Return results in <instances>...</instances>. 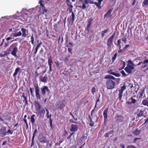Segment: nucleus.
<instances>
[{
  "mask_svg": "<svg viewBox=\"0 0 148 148\" xmlns=\"http://www.w3.org/2000/svg\"><path fill=\"white\" fill-rule=\"evenodd\" d=\"M122 40L125 43H126L127 41L126 38L125 37H124L122 39Z\"/></svg>",
  "mask_w": 148,
  "mask_h": 148,
  "instance_id": "obj_60",
  "label": "nucleus"
},
{
  "mask_svg": "<svg viewBox=\"0 0 148 148\" xmlns=\"http://www.w3.org/2000/svg\"><path fill=\"white\" fill-rule=\"evenodd\" d=\"M72 49L69 48H68V51L71 54H72Z\"/></svg>",
  "mask_w": 148,
  "mask_h": 148,
  "instance_id": "obj_62",
  "label": "nucleus"
},
{
  "mask_svg": "<svg viewBox=\"0 0 148 148\" xmlns=\"http://www.w3.org/2000/svg\"><path fill=\"white\" fill-rule=\"evenodd\" d=\"M34 37L33 36V34H32V35L31 36V41L32 43V44H34Z\"/></svg>",
  "mask_w": 148,
  "mask_h": 148,
  "instance_id": "obj_48",
  "label": "nucleus"
},
{
  "mask_svg": "<svg viewBox=\"0 0 148 148\" xmlns=\"http://www.w3.org/2000/svg\"><path fill=\"white\" fill-rule=\"evenodd\" d=\"M128 64L127 65L130 69L131 70L134 69V66H135V64H134L132 61L131 60H129L128 61Z\"/></svg>",
  "mask_w": 148,
  "mask_h": 148,
  "instance_id": "obj_11",
  "label": "nucleus"
},
{
  "mask_svg": "<svg viewBox=\"0 0 148 148\" xmlns=\"http://www.w3.org/2000/svg\"><path fill=\"white\" fill-rule=\"evenodd\" d=\"M24 100L23 101V102H24L25 101V103L26 105H28V101L27 100V97H26L24 99Z\"/></svg>",
  "mask_w": 148,
  "mask_h": 148,
  "instance_id": "obj_50",
  "label": "nucleus"
},
{
  "mask_svg": "<svg viewBox=\"0 0 148 148\" xmlns=\"http://www.w3.org/2000/svg\"><path fill=\"white\" fill-rule=\"evenodd\" d=\"M93 19L92 18H90L88 22V24L91 25L92 21H93Z\"/></svg>",
  "mask_w": 148,
  "mask_h": 148,
  "instance_id": "obj_39",
  "label": "nucleus"
},
{
  "mask_svg": "<svg viewBox=\"0 0 148 148\" xmlns=\"http://www.w3.org/2000/svg\"><path fill=\"white\" fill-rule=\"evenodd\" d=\"M9 54V53H8L5 51H3L1 53H0V56L1 57H4L5 56H7Z\"/></svg>",
  "mask_w": 148,
  "mask_h": 148,
  "instance_id": "obj_22",
  "label": "nucleus"
},
{
  "mask_svg": "<svg viewBox=\"0 0 148 148\" xmlns=\"http://www.w3.org/2000/svg\"><path fill=\"white\" fill-rule=\"evenodd\" d=\"M17 45L18 44L17 43H14L7 49V51L9 52L11 51V54L17 58L18 57L16 55V53L18 51L17 47Z\"/></svg>",
  "mask_w": 148,
  "mask_h": 148,
  "instance_id": "obj_2",
  "label": "nucleus"
},
{
  "mask_svg": "<svg viewBox=\"0 0 148 148\" xmlns=\"http://www.w3.org/2000/svg\"><path fill=\"white\" fill-rule=\"evenodd\" d=\"M82 3V5H77V6L78 8H82V10H84L86 8V3H85V1L84 0H79ZM72 2H74L75 1V0H72Z\"/></svg>",
  "mask_w": 148,
  "mask_h": 148,
  "instance_id": "obj_10",
  "label": "nucleus"
},
{
  "mask_svg": "<svg viewBox=\"0 0 148 148\" xmlns=\"http://www.w3.org/2000/svg\"><path fill=\"white\" fill-rule=\"evenodd\" d=\"M42 0H40V2L39 3H40V5L42 7V8H45L44 6V5L42 4Z\"/></svg>",
  "mask_w": 148,
  "mask_h": 148,
  "instance_id": "obj_55",
  "label": "nucleus"
},
{
  "mask_svg": "<svg viewBox=\"0 0 148 148\" xmlns=\"http://www.w3.org/2000/svg\"><path fill=\"white\" fill-rule=\"evenodd\" d=\"M67 5L69 7V8L68 9V10H69L70 9H72L73 8V6L71 5H69L68 4H67Z\"/></svg>",
  "mask_w": 148,
  "mask_h": 148,
  "instance_id": "obj_46",
  "label": "nucleus"
},
{
  "mask_svg": "<svg viewBox=\"0 0 148 148\" xmlns=\"http://www.w3.org/2000/svg\"><path fill=\"white\" fill-rule=\"evenodd\" d=\"M129 47V45H126L125 47L123 48L124 50H125V49L128 48Z\"/></svg>",
  "mask_w": 148,
  "mask_h": 148,
  "instance_id": "obj_64",
  "label": "nucleus"
},
{
  "mask_svg": "<svg viewBox=\"0 0 148 148\" xmlns=\"http://www.w3.org/2000/svg\"><path fill=\"white\" fill-rule=\"evenodd\" d=\"M107 79L106 81V85L107 88L108 89H111L114 88L116 83L115 82L112 80V79L110 78H105Z\"/></svg>",
  "mask_w": 148,
  "mask_h": 148,
  "instance_id": "obj_3",
  "label": "nucleus"
},
{
  "mask_svg": "<svg viewBox=\"0 0 148 148\" xmlns=\"http://www.w3.org/2000/svg\"><path fill=\"white\" fill-rule=\"evenodd\" d=\"M144 110H140V111L138 112V113L137 114V116H138V117L139 118V117H140L143 116H144V117H145V116H144Z\"/></svg>",
  "mask_w": 148,
  "mask_h": 148,
  "instance_id": "obj_18",
  "label": "nucleus"
},
{
  "mask_svg": "<svg viewBox=\"0 0 148 148\" xmlns=\"http://www.w3.org/2000/svg\"><path fill=\"white\" fill-rule=\"evenodd\" d=\"M23 121L26 124V129H27L28 128V124L27 123V120L26 119H23Z\"/></svg>",
  "mask_w": 148,
  "mask_h": 148,
  "instance_id": "obj_45",
  "label": "nucleus"
},
{
  "mask_svg": "<svg viewBox=\"0 0 148 148\" xmlns=\"http://www.w3.org/2000/svg\"><path fill=\"white\" fill-rule=\"evenodd\" d=\"M75 134V133L74 132H72L69 135V136H68L67 137V140H70V138L71 137V136Z\"/></svg>",
  "mask_w": 148,
  "mask_h": 148,
  "instance_id": "obj_41",
  "label": "nucleus"
},
{
  "mask_svg": "<svg viewBox=\"0 0 148 148\" xmlns=\"http://www.w3.org/2000/svg\"><path fill=\"white\" fill-rule=\"evenodd\" d=\"M109 29H108L103 31H102L101 32V37L103 38L105 35H106V34L108 32Z\"/></svg>",
  "mask_w": 148,
  "mask_h": 148,
  "instance_id": "obj_20",
  "label": "nucleus"
},
{
  "mask_svg": "<svg viewBox=\"0 0 148 148\" xmlns=\"http://www.w3.org/2000/svg\"><path fill=\"white\" fill-rule=\"evenodd\" d=\"M121 61L122 62L121 64L122 65V68L123 69L125 67V64H126L125 62L122 61Z\"/></svg>",
  "mask_w": 148,
  "mask_h": 148,
  "instance_id": "obj_44",
  "label": "nucleus"
},
{
  "mask_svg": "<svg viewBox=\"0 0 148 148\" xmlns=\"http://www.w3.org/2000/svg\"><path fill=\"white\" fill-rule=\"evenodd\" d=\"M35 116V115L34 114L32 115L31 116V122L32 123H34L35 122V119L34 117Z\"/></svg>",
  "mask_w": 148,
  "mask_h": 148,
  "instance_id": "obj_29",
  "label": "nucleus"
},
{
  "mask_svg": "<svg viewBox=\"0 0 148 148\" xmlns=\"http://www.w3.org/2000/svg\"><path fill=\"white\" fill-rule=\"evenodd\" d=\"M35 106L36 108L41 107V105L40 103L38 102H36L35 103Z\"/></svg>",
  "mask_w": 148,
  "mask_h": 148,
  "instance_id": "obj_27",
  "label": "nucleus"
},
{
  "mask_svg": "<svg viewBox=\"0 0 148 148\" xmlns=\"http://www.w3.org/2000/svg\"><path fill=\"white\" fill-rule=\"evenodd\" d=\"M93 4H95L96 6L98 7L99 9H100L101 8V4L97 2H94Z\"/></svg>",
  "mask_w": 148,
  "mask_h": 148,
  "instance_id": "obj_31",
  "label": "nucleus"
},
{
  "mask_svg": "<svg viewBox=\"0 0 148 148\" xmlns=\"http://www.w3.org/2000/svg\"><path fill=\"white\" fill-rule=\"evenodd\" d=\"M94 123L92 121V120H91V121H90V122L89 124V125L91 126H93L94 125Z\"/></svg>",
  "mask_w": 148,
  "mask_h": 148,
  "instance_id": "obj_57",
  "label": "nucleus"
},
{
  "mask_svg": "<svg viewBox=\"0 0 148 148\" xmlns=\"http://www.w3.org/2000/svg\"><path fill=\"white\" fill-rule=\"evenodd\" d=\"M121 73L122 74L123 76L126 77L128 75H127L125 73V72L123 70H122L121 72Z\"/></svg>",
  "mask_w": 148,
  "mask_h": 148,
  "instance_id": "obj_47",
  "label": "nucleus"
},
{
  "mask_svg": "<svg viewBox=\"0 0 148 148\" xmlns=\"http://www.w3.org/2000/svg\"><path fill=\"white\" fill-rule=\"evenodd\" d=\"M126 89V86L125 84L123 86L121 87V89L119 90V93L118 94L119 98V100H121L122 99V97L123 96V91Z\"/></svg>",
  "mask_w": 148,
  "mask_h": 148,
  "instance_id": "obj_5",
  "label": "nucleus"
},
{
  "mask_svg": "<svg viewBox=\"0 0 148 148\" xmlns=\"http://www.w3.org/2000/svg\"><path fill=\"white\" fill-rule=\"evenodd\" d=\"M124 69L127 73L129 74H131L132 73V70L128 67H126Z\"/></svg>",
  "mask_w": 148,
  "mask_h": 148,
  "instance_id": "obj_23",
  "label": "nucleus"
},
{
  "mask_svg": "<svg viewBox=\"0 0 148 148\" xmlns=\"http://www.w3.org/2000/svg\"><path fill=\"white\" fill-rule=\"evenodd\" d=\"M45 109L47 111V114L46 115L47 116V118H51V114H50V115H49V111L48 109H47L46 108H45Z\"/></svg>",
  "mask_w": 148,
  "mask_h": 148,
  "instance_id": "obj_25",
  "label": "nucleus"
},
{
  "mask_svg": "<svg viewBox=\"0 0 148 148\" xmlns=\"http://www.w3.org/2000/svg\"><path fill=\"white\" fill-rule=\"evenodd\" d=\"M21 30L22 32V36H23L24 37H26L27 36V35L26 33V29H24L23 28H22L21 29Z\"/></svg>",
  "mask_w": 148,
  "mask_h": 148,
  "instance_id": "obj_21",
  "label": "nucleus"
},
{
  "mask_svg": "<svg viewBox=\"0 0 148 148\" xmlns=\"http://www.w3.org/2000/svg\"><path fill=\"white\" fill-rule=\"evenodd\" d=\"M39 112L40 113V116H42V115L43 116L45 113V110L44 109H42Z\"/></svg>",
  "mask_w": 148,
  "mask_h": 148,
  "instance_id": "obj_32",
  "label": "nucleus"
},
{
  "mask_svg": "<svg viewBox=\"0 0 148 148\" xmlns=\"http://www.w3.org/2000/svg\"><path fill=\"white\" fill-rule=\"evenodd\" d=\"M42 43L41 41H40V43H39L37 45V46L36 47V48L38 49L39 47H40V46L42 44Z\"/></svg>",
  "mask_w": 148,
  "mask_h": 148,
  "instance_id": "obj_53",
  "label": "nucleus"
},
{
  "mask_svg": "<svg viewBox=\"0 0 148 148\" xmlns=\"http://www.w3.org/2000/svg\"><path fill=\"white\" fill-rule=\"evenodd\" d=\"M115 35V33H114L108 39L107 41V49L109 50L111 49L112 45L113 44V38Z\"/></svg>",
  "mask_w": 148,
  "mask_h": 148,
  "instance_id": "obj_4",
  "label": "nucleus"
},
{
  "mask_svg": "<svg viewBox=\"0 0 148 148\" xmlns=\"http://www.w3.org/2000/svg\"><path fill=\"white\" fill-rule=\"evenodd\" d=\"M42 10H43V12H42V14H44V12H47V9H46L45 8H42Z\"/></svg>",
  "mask_w": 148,
  "mask_h": 148,
  "instance_id": "obj_56",
  "label": "nucleus"
},
{
  "mask_svg": "<svg viewBox=\"0 0 148 148\" xmlns=\"http://www.w3.org/2000/svg\"><path fill=\"white\" fill-rule=\"evenodd\" d=\"M148 5V0H144L142 3V5L143 6H147Z\"/></svg>",
  "mask_w": 148,
  "mask_h": 148,
  "instance_id": "obj_26",
  "label": "nucleus"
},
{
  "mask_svg": "<svg viewBox=\"0 0 148 148\" xmlns=\"http://www.w3.org/2000/svg\"><path fill=\"white\" fill-rule=\"evenodd\" d=\"M105 78H110L112 79L113 80H114L116 82L118 83V84H119V82L121 80L120 78H116L113 76L110 75H106L105 77Z\"/></svg>",
  "mask_w": 148,
  "mask_h": 148,
  "instance_id": "obj_8",
  "label": "nucleus"
},
{
  "mask_svg": "<svg viewBox=\"0 0 148 148\" xmlns=\"http://www.w3.org/2000/svg\"><path fill=\"white\" fill-rule=\"evenodd\" d=\"M34 90V88H30L29 89V90L30 92V93L31 95V96L33 97H34V95L33 92V90Z\"/></svg>",
  "mask_w": 148,
  "mask_h": 148,
  "instance_id": "obj_36",
  "label": "nucleus"
},
{
  "mask_svg": "<svg viewBox=\"0 0 148 148\" xmlns=\"http://www.w3.org/2000/svg\"><path fill=\"white\" fill-rule=\"evenodd\" d=\"M49 122H50V126L51 127V128L52 129L53 127L52 126V120L51 119V118H50L49 119Z\"/></svg>",
  "mask_w": 148,
  "mask_h": 148,
  "instance_id": "obj_43",
  "label": "nucleus"
},
{
  "mask_svg": "<svg viewBox=\"0 0 148 148\" xmlns=\"http://www.w3.org/2000/svg\"><path fill=\"white\" fill-rule=\"evenodd\" d=\"M95 90H96V89L95 87H92V94L93 95L94 94V93L95 92Z\"/></svg>",
  "mask_w": 148,
  "mask_h": 148,
  "instance_id": "obj_49",
  "label": "nucleus"
},
{
  "mask_svg": "<svg viewBox=\"0 0 148 148\" xmlns=\"http://www.w3.org/2000/svg\"><path fill=\"white\" fill-rule=\"evenodd\" d=\"M114 75L116 77H119L120 76V75L119 73H115Z\"/></svg>",
  "mask_w": 148,
  "mask_h": 148,
  "instance_id": "obj_61",
  "label": "nucleus"
},
{
  "mask_svg": "<svg viewBox=\"0 0 148 148\" xmlns=\"http://www.w3.org/2000/svg\"><path fill=\"white\" fill-rule=\"evenodd\" d=\"M90 25H91L88 24L85 30V32L88 34L89 33Z\"/></svg>",
  "mask_w": 148,
  "mask_h": 148,
  "instance_id": "obj_24",
  "label": "nucleus"
},
{
  "mask_svg": "<svg viewBox=\"0 0 148 148\" xmlns=\"http://www.w3.org/2000/svg\"><path fill=\"white\" fill-rule=\"evenodd\" d=\"M142 104L145 106H147L148 101L146 100H144L142 101Z\"/></svg>",
  "mask_w": 148,
  "mask_h": 148,
  "instance_id": "obj_35",
  "label": "nucleus"
},
{
  "mask_svg": "<svg viewBox=\"0 0 148 148\" xmlns=\"http://www.w3.org/2000/svg\"><path fill=\"white\" fill-rule=\"evenodd\" d=\"M16 37L21 36L22 35V33L20 31L18 32H14Z\"/></svg>",
  "mask_w": 148,
  "mask_h": 148,
  "instance_id": "obj_34",
  "label": "nucleus"
},
{
  "mask_svg": "<svg viewBox=\"0 0 148 148\" xmlns=\"http://www.w3.org/2000/svg\"><path fill=\"white\" fill-rule=\"evenodd\" d=\"M37 130L36 128L34 130V132L33 134L32 137L33 138H34L35 136L37 135Z\"/></svg>",
  "mask_w": 148,
  "mask_h": 148,
  "instance_id": "obj_37",
  "label": "nucleus"
},
{
  "mask_svg": "<svg viewBox=\"0 0 148 148\" xmlns=\"http://www.w3.org/2000/svg\"><path fill=\"white\" fill-rule=\"evenodd\" d=\"M112 12V10L111 9L109 10L105 14L104 16V18L107 17L108 18L109 17L111 16V13Z\"/></svg>",
  "mask_w": 148,
  "mask_h": 148,
  "instance_id": "obj_16",
  "label": "nucleus"
},
{
  "mask_svg": "<svg viewBox=\"0 0 148 148\" xmlns=\"http://www.w3.org/2000/svg\"><path fill=\"white\" fill-rule=\"evenodd\" d=\"M127 148H137L135 146L133 145H129L127 147Z\"/></svg>",
  "mask_w": 148,
  "mask_h": 148,
  "instance_id": "obj_54",
  "label": "nucleus"
},
{
  "mask_svg": "<svg viewBox=\"0 0 148 148\" xmlns=\"http://www.w3.org/2000/svg\"><path fill=\"white\" fill-rule=\"evenodd\" d=\"M6 127H3L0 130L1 133V136L3 137L6 134Z\"/></svg>",
  "mask_w": 148,
  "mask_h": 148,
  "instance_id": "obj_12",
  "label": "nucleus"
},
{
  "mask_svg": "<svg viewBox=\"0 0 148 148\" xmlns=\"http://www.w3.org/2000/svg\"><path fill=\"white\" fill-rule=\"evenodd\" d=\"M9 45V42H7L5 43L4 45V47H7L8 45Z\"/></svg>",
  "mask_w": 148,
  "mask_h": 148,
  "instance_id": "obj_59",
  "label": "nucleus"
},
{
  "mask_svg": "<svg viewBox=\"0 0 148 148\" xmlns=\"http://www.w3.org/2000/svg\"><path fill=\"white\" fill-rule=\"evenodd\" d=\"M129 100H131V101H127V104L128 105L131 104V103L134 104L136 102V100L134 99L133 97H131L129 99Z\"/></svg>",
  "mask_w": 148,
  "mask_h": 148,
  "instance_id": "obj_15",
  "label": "nucleus"
},
{
  "mask_svg": "<svg viewBox=\"0 0 148 148\" xmlns=\"http://www.w3.org/2000/svg\"><path fill=\"white\" fill-rule=\"evenodd\" d=\"M10 36L11 37L13 38V39L14 38V37H16L14 33H12L10 34Z\"/></svg>",
  "mask_w": 148,
  "mask_h": 148,
  "instance_id": "obj_51",
  "label": "nucleus"
},
{
  "mask_svg": "<svg viewBox=\"0 0 148 148\" xmlns=\"http://www.w3.org/2000/svg\"><path fill=\"white\" fill-rule=\"evenodd\" d=\"M148 59L145 60L143 61V64L142 65L141 67L143 69L144 68L148 65Z\"/></svg>",
  "mask_w": 148,
  "mask_h": 148,
  "instance_id": "obj_17",
  "label": "nucleus"
},
{
  "mask_svg": "<svg viewBox=\"0 0 148 148\" xmlns=\"http://www.w3.org/2000/svg\"><path fill=\"white\" fill-rule=\"evenodd\" d=\"M125 50H124V49H119V50L118 52L119 53H122Z\"/></svg>",
  "mask_w": 148,
  "mask_h": 148,
  "instance_id": "obj_63",
  "label": "nucleus"
},
{
  "mask_svg": "<svg viewBox=\"0 0 148 148\" xmlns=\"http://www.w3.org/2000/svg\"><path fill=\"white\" fill-rule=\"evenodd\" d=\"M39 79L42 82L45 83L47 82V80L48 79V77L46 74L45 75L44 77L40 76Z\"/></svg>",
  "mask_w": 148,
  "mask_h": 148,
  "instance_id": "obj_14",
  "label": "nucleus"
},
{
  "mask_svg": "<svg viewBox=\"0 0 148 148\" xmlns=\"http://www.w3.org/2000/svg\"><path fill=\"white\" fill-rule=\"evenodd\" d=\"M21 68L19 67L16 68L15 71V72L13 74V76L14 78H16L17 75L18 74V72L20 71Z\"/></svg>",
  "mask_w": 148,
  "mask_h": 148,
  "instance_id": "obj_19",
  "label": "nucleus"
},
{
  "mask_svg": "<svg viewBox=\"0 0 148 148\" xmlns=\"http://www.w3.org/2000/svg\"><path fill=\"white\" fill-rule=\"evenodd\" d=\"M117 118L116 120V122H118V123H121L123 121V117L120 115H117L115 117V118Z\"/></svg>",
  "mask_w": 148,
  "mask_h": 148,
  "instance_id": "obj_9",
  "label": "nucleus"
},
{
  "mask_svg": "<svg viewBox=\"0 0 148 148\" xmlns=\"http://www.w3.org/2000/svg\"><path fill=\"white\" fill-rule=\"evenodd\" d=\"M34 86L35 89L36 97L38 99H41L40 93V90L41 91V94L43 96H45L47 92L48 96L50 93V91L48 87L47 86H43L40 88L38 84H35Z\"/></svg>",
  "mask_w": 148,
  "mask_h": 148,
  "instance_id": "obj_1",
  "label": "nucleus"
},
{
  "mask_svg": "<svg viewBox=\"0 0 148 148\" xmlns=\"http://www.w3.org/2000/svg\"><path fill=\"white\" fill-rule=\"evenodd\" d=\"M117 56V53H116L114 55V56L112 57V62H114V60H115Z\"/></svg>",
  "mask_w": 148,
  "mask_h": 148,
  "instance_id": "obj_40",
  "label": "nucleus"
},
{
  "mask_svg": "<svg viewBox=\"0 0 148 148\" xmlns=\"http://www.w3.org/2000/svg\"><path fill=\"white\" fill-rule=\"evenodd\" d=\"M108 111V108H107L103 112V116L104 117V121L106 122L107 119V113Z\"/></svg>",
  "mask_w": 148,
  "mask_h": 148,
  "instance_id": "obj_13",
  "label": "nucleus"
},
{
  "mask_svg": "<svg viewBox=\"0 0 148 148\" xmlns=\"http://www.w3.org/2000/svg\"><path fill=\"white\" fill-rule=\"evenodd\" d=\"M140 130H138L137 129L133 133L134 134L136 135H138L140 134Z\"/></svg>",
  "mask_w": 148,
  "mask_h": 148,
  "instance_id": "obj_28",
  "label": "nucleus"
},
{
  "mask_svg": "<svg viewBox=\"0 0 148 148\" xmlns=\"http://www.w3.org/2000/svg\"><path fill=\"white\" fill-rule=\"evenodd\" d=\"M78 129V127L77 125L72 124L71 125L70 131L71 132H77Z\"/></svg>",
  "mask_w": 148,
  "mask_h": 148,
  "instance_id": "obj_7",
  "label": "nucleus"
},
{
  "mask_svg": "<svg viewBox=\"0 0 148 148\" xmlns=\"http://www.w3.org/2000/svg\"><path fill=\"white\" fill-rule=\"evenodd\" d=\"M72 19V22H73L74 21L75 15L74 13H72L71 15Z\"/></svg>",
  "mask_w": 148,
  "mask_h": 148,
  "instance_id": "obj_42",
  "label": "nucleus"
},
{
  "mask_svg": "<svg viewBox=\"0 0 148 148\" xmlns=\"http://www.w3.org/2000/svg\"><path fill=\"white\" fill-rule=\"evenodd\" d=\"M38 140L41 143H46L47 141L45 137L42 134H40L38 138Z\"/></svg>",
  "mask_w": 148,
  "mask_h": 148,
  "instance_id": "obj_6",
  "label": "nucleus"
},
{
  "mask_svg": "<svg viewBox=\"0 0 148 148\" xmlns=\"http://www.w3.org/2000/svg\"><path fill=\"white\" fill-rule=\"evenodd\" d=\"M65 106V105L64 101H61L60 104V108H63Z\"/></svg>",
  "mask_w": 148,
  "mask_h": 148,
  "instance_id": "obj_30",
  "label": "nucleus"
},
{
  "mask_svg": "<svg viewBox=\"0 0 148 148\" xmlns=\"http://www.w3.org/2000/svg\"><path fill=\"white\" fill-rule=\"evenodd\" d=\"M58 24L57 23H56L54 25V29L55 30H56L58 29Z\"/></svg>",
  "mask_w": 148,
  "mask_h": 148,
  "instance_id": "obj_52",
  "label": "nucleus"
},
{
  "mask_svg": "<svg viewBox=\"0 0 148 148\" xmlns=\"http://www.w3.org/2000/svg\"><path fill=\"white\" fill-rule=\"evenodd\" d=\"M85 1V3L87 4L89 3L90 4H93L94 2L91 0H84Z\"/></svg>",
  "mask_w": 148,
  "mask_h": 148,
  "instance_id": "obj_33",
  "label": "nucleus"
},
{
  "mask_svg": "<svg viewBox=\"0 0 148 148\" xmlns=\"http://www.w3.org/2000/svg\"><path fill=\"white\" fill-rule=\"evenodd\" d=\"M97 106L95 105L94 108L92 110L91 112V115H92L93 112L95 110V108L97 107Z\"/></svg>",
  "mask_w": 148,
  "mask_h": 148,
  "instance_id": "obj_58",
  "label": "nucleus"
},
{
  "mask_svg": "<svg viewBox=\"0 0 148 148\" xmlns=\"http://www.w3.org/2000/svg\"><path fill=\"white\" fill-rule=\"evenodd\" d=\"M48 63H52V60L51 58V56H50L48 58Z\"/></svg>",
  "mask_w": 148,
  "mask_h": 148,
  "instance_id": "obj_38",
  "label": "nucleus"
}]
</instances>
